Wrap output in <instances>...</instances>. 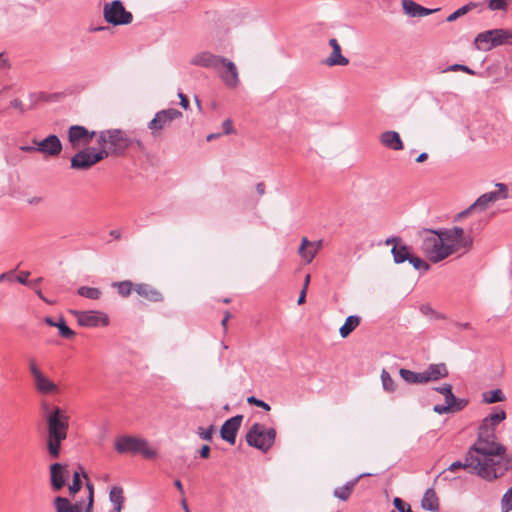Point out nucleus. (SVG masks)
<instances>
[{
	"mask_svg": "<svg viewBox=\"0 0 512 512\" xmlns=\"http://www.w3.org/2000/svg\"><path fill=\"white\" fill-rule=\"evenodd\" d=\"M507 415L503 409L496 408L488 414L478 427V437L473 444L475 456L489 457V460L498 465L500 471L512 469V458L506 454V448L496 440L495 431L497 426L506 419Z\"/></svg>",
	"mask_w": 512,
	"mask_h": 512,
	"instance_id": "f257e3e1",
	"label": "nucleus"
},
{
	"mask_svg": "<svg viewBox=\"0 0 512 512\" xmlns=\"http://www.w3.org/2000/svg\"><path fill=\"white\" fill-rule=\"evenodd\" d=\"M473 239L460 227L429 231L421 240L420 251L432 263H438L460 249L471 248Z\"/></svg>",
	"mask_w": 512,
	"mask_h": 512,
	"instance_id": "f03ea898",
	"label": "nucleus"
},
{
	"mask_svg": "<svg viewBox=\"0 0 512 512\" xmlns=\"http://www.w3.org/2000/svg\"><path fill=\"white\" fill-rule=\"evenodd\" d=\"M42 408L47 422V450L52 458H58L61 443L67 438L70 417L67 412L59 406H50L44 403Z\"/></svg>",
	"mask_w": 512,
	"mask_h": 512,
	"instance_id": "7ed1b4c3",
	"label": "nucleus"
},
{
	"mask_svg": "<svg viewBox=\"0 0 512 512\" xmlns=\"http://www.w3.org/2000/svg\"><path fill=\"white\" fill-rule=\"evenodd\" d=\"M473 446L469 449L466 454L465 461L453 462L449 467L448 471L456 472L458 469H469L471 473H474L481 478L492 481L503 476L506 471H500L498 465L495 462L489 460L486 455L484 457L475 456L473 453Z\"/></svg>",
	"mask_w": 512,
	"mask_h": 512,
	"instance_id": "20e7f679",
	"label": "nucleus"
},
{
	"mask_svg": "<svg viewBox=\"0 0 512 512\" xmlns=\"http://www.w3.org/2000/svg\"><path fill=\"white\" fill-rule=\"evenodd\" d=\"M97 142L101 147L100 151H106L107 157L109 155L123 154L133 144L140 149L143 148V143L140 140H133L125 131L120 129H109L99 132Z\"/></svg>",
	"mask_w": 512,
	"mask_h": 512,
	"instance_id": "39448f33",
	"label": "nucleus"
},
{
	"mask_svg": "<svg viewBox=\"0 0 512 512\" xmlns=\"http://www.w3.org/2000/svg\"><path fill=\"white\" fill-rule=\"evenodd\" d=\"M114 445L118 453L140 454L146 459H155L158 456L157 449L141 437L121 436L115 440Z\"/></svg>",
	"mask_w": 512,
	"mask_h": 512,
	"instance_id": "423d86ee",
	"label": "nucleus"
},
{
	"mask_svg": "<svg viewBox=\"0 0 512 512\" xmlns=\"http://www.w3.org/2000/svg\"><path fill=\"white\" fill-rule=\"evenodd\" d=\"M275 438L276 430L260 423H254L246 434L247 443L263 452H267L273 446Z\"/></svg>",
	"mask_w": 512,
	"mask_h": 512,
	"instance_id": "0eeeda50",
	"label": "nucleus"
},
{
	"mask_svg": "<svg viewBox=\"0 0 512 512\" xmlns=\"http://www.w3.org/2000/svg\"><path fill=\"white\" fill-rule=\"evenodd\" d=\"M29 371L35 391L43 396H55L61 391L58 383L50 379L38 366L35 359L29 360Z\"/></svg>",
	"mask_w": 512,
	"mask_h": 512,
	"instance_id": "6e6552de",
	"label": "nucleus"
},
{
	"mask_svg": "<svg viewBox=\"0 0 512 512\" xmlns=\"http://www.w3.org/2000/svg\"><path fill=\"white\" fill-rule=\"evenodd\" d=\"M182 112L174 108H168L158 111L151 121L148 123V128L153 137H159L163 131L170 127L173 121L180 119Z\"/></svg>",
	"mask_w": 512,
	"mask_h": 512,
	"instance_id": "1a4fd4ad",
	"label": "nucleus"
},
{
	"mask_svg": "<svg viewBox=\"0 0 512 512\" xmlns=\"http://www.w3.org/2000/svg\"><path fill=\"white\" fill-rule=\"evenodd\" d=\"M103 17L107 23L113 25H127L133 20L132 13L127 11L119 0L104 5Z\"/></svg>",
	"mask_w": 512,
	"mask_h": 512,
	"instance_id": "9d476101",
	"label": "nucleus"
},
{
	"mask_svg": "<svg viewBox=\"0 0 512 512\" xmlns=\"http://www.w3.org/2000/svg\"><path fill=\"white\" fill-rule=\"evenodd\" d=\"M70 313L75 317L77 323L83 327H89V328L107 327L110 324L109 316L103 311L71 310Z\"/></svg>",
	"mask_w": 512,
	"mask_h": 512,
	"instance_id": "9b49d317",
	"label": "nucleus"
},
{
	"mask_svg": "<svg viewBox=\"0 0 512 512\" xmlns=\"http://www.w3.org/2000/svg\"><path fill=\"white\" fill-rule=\"evenodd\" d=\"M105 158H107L106 151H95L92 148L83 149L71 158V168L87 170Z\"/></svg>",
	"mask_w": 512,
	"mask_h": 512,
	"instance_id": "f8f14e48",
	"label": "nucleus"
},
{
	"mask_svg": "<svg viewBox=\"0 0 512 512\" xmlns=\"http://www.w3.org/2000/svg\"><path fill=\"white\" fill-rule=\"evenodd\" d=\"M497 186L500 188V191H503V194L501 195L499 191H491L488 193H485L481 195L472 205H470L466 210L460 212L457 215V219H462L466 217L468 214H470L473 211H484L486 210L491 204L496 202L499 198L505 199L507 198V189L504 184H497Z\"/></svg>",
	"mask_w": 512,
	"mask_h": 512,
	"instance_id": "ddd939ff",
	"label": "nucleus"
},
{
	"mask_svg": "<svg viewBox=\"0 0 512 512\" xmlns=\"http://www.w3.org/2000/svg\"><path fill=\"white\" fill-rule=\"evenodd\" d=\"M98 134L95 131H89L84 126L73 125L68 130V142L73 149L87 146Z\"/></svg>",
	"mask_w": 512,
	"mask_h": 512,
	"instance_id": "4468645a",
	"label": "nucleus"
},
{
	"mask_svg": "<svg viewBox=\"0 0 512 512\" xmlns=\"http://www.w3.org/2000/svg\"><path fill=\"white\" fill-rule=\"evenodd\" d=\"M216 70L219 77L228 88H236L239 85V72L233 61L222 57L220 67Z\"/></svg>",
	"mask_w": 512,
	"mask_h": 512,
	"instance_id": "2eb2a0df",
	"label": "nucleus"
},
{
	"mask_svg": "<svg viewBox=\"0 0 512 512\" xmlns=\"http://www.w3.org/2000/svg\"><path fill=\"white\" fill-rule=\"evenodd\" d=\"M33 143L37 145V152L46 156L55 157L62 151V143L56 135H49L41 141L33 140Z\"/></svg>",
	"mask_w": 512,
	"mask_h": 512,
	"instance_id": "dca6fc26",
	"label": "nucleus"
},
{
	"mask_svg": "<svg viewBox=\"0 0 512 512\" xmlns=\"http://www.w3.org/2000/svg\"><path fill=\"white\" fill-rule=\"evenodd\" d=\"M243 420L242 415H236L226 420L220 429V436L223 440L228 442L230 445H234L236 442V435L240 429Z\"/></svg>",
	"mask_w": 512,
	"mask_h": 512,
	"instance_id": "f3484780",
	"label": "nucleus"
},
{
	"mask_svg": "<svg viewBox=\"0 0 512 512\" xmlns=\"http://www.w3.org/2000/svg\"><path fill=\"white\" fill-rule=\"evenodd\" d=\"M329 46L332 51L323 61V64L328 67L347 66L349 64V59L342 54V48L337 39L331 38L329 40Z\"/></svg>",
	"mask_w": 512,
	"mask_h": 512,
	"instance_id": "a211bd4d",
	"label": "nucleus"
},
{
	"mask_svg": "<svg viewBox=\"0 0 512 512\" xmlns=\"http://www.w3.org/2000/svg\"><path fill=\"white\" fill-rule=\"evenodd\" d=\"M222 61V56L215 55L209 51H202L195 54L191 59V64L203 68L218 69Z\"/></svg>",
	"mask_w": 512,
	"mask_h": 512,
	"instance_id": "6ab92c4d",
	"label": "nucleus"
},
{
	"mask_svg": "<svg viewBox=\"0 0 512 512\" xmlns=\"http://www.w3.org/2000/svg\"><path fill=\"white\" fill-rule=\"evenodd\" d=\"M322 247V241H309L306 237L302 238L301 245L298 249V254L309 264L313 261L317 253Z\"/></svg>",
	"mask_w": 512,
	"mask_h": 512,
	"instance_id": "aec40b11",
	"label": "nucleus"
},
{
	"mask_svg": "<svg viewBox=\"0 0 512 512\" xmlns=\"http://www.w3.org/2000/svg\"><path fill=\"white\" fill-rule=\"evenodd\" d=\"M134 292L151 302H161L164 299L163 294L158 289L147 283L135 284Z\"/></svg>",
	"mask_w": 512,
	"mask_h": 512,
	"instance_id": "412c9836",
	"label": "nucleus"
},
{
	"mask_svg": "<svg viewBox=\"0 0 512 512\" xmlns=\"http://www.w3.org/2000/svg\"><path fill=\"white\" fill-rule=\"evenodd\" d=\"M422 372L423 383L436 381L448 376V369L445 364H431Z\"/></svg>",
	"mask_w": 512,
	"mask_h": 512,
	"instance_id": "4be33fe9",
	"label": "nucleus"
},
{
	"mask_svg": "<svg viewBox=\"0 0 512 512\" xmlns=\"http://www.w3.org/2000/svg\"><path fill=\"white\" fill-rule=\"evenodd\" d=\"M380 143L391 150L400 151L404 148L403 141L396 131H385L379 136Z\"/></svg>",
	"mask_w": 512,
	"mask_h": 512,
	"instance_id": "5701e85b",
	"label": "nucleus"
},
{
	"mask_svg": "<svg viewBox=\"0 0 512 512\" xmlns=\"http://www.w3.org/2000/svg\"><path fill=\"white\" fill-rule=\"evenodd\" d=\"M51 485L54 490L58 491L65 485L66 480V466L60 463H54L50 466Z\"/></svg>",
	"mask_w": 512,
	"mask_h": 512,
	"instance_id": "b1692460",
	"label": "nucleus"
},
{
	"mask_svg": "<svg viewBox=\"0 0 512 512\" xmlns=\"http://www.w3.org/2000/svg\"><path fill=\"white\" fill-rule=\"evenodd\" d=\"M109 501L113 505V509L110 512H121L124 503H125V497H124V491L122 487L120 486H113L109 492Z\"/></svg>",
	"mask_w": 512,
	"mask_h": 512,
	"instance_id": "393cba45",
	"label": "nucleus"
},
{
	"mask_svg": "<svg viewBox=\"0 0 512 512\" xmlns=\"http://www.w3.org/2000/svg\"><path fill=\"white\" fill-rule=\"evenodd\" d=\"M493 32L488 30L477 35L475 45L478 50L489 51L496 45L493 44Z\"/></svg>",
	"mask_w": 512,
	"mask_h": 512,
	"instance_id": "a878e982",
	"label": "nucleus"
},
{
	"mask_svg": "<svg viewBox=\"0 0 512 512\" xmlns=\"http://www.w3.org/2000/svg\"><path fill=\"white\" fill-rule=\"evenodd\" d=\"M54 507L56 512H82L80 504H72L67 498L61 496L54 499Z\"/></svg>",
	"mask_w": 512,
	"mask_h": 512,
	"instance_id": "bb28decb",
	"label": "nucleus"
},
{
	"mask_svg": "<svg viewBox=\"0 0 512 512\" xmlns=\"http://www.w3.org/2000/svg\"><path fill=\"white\" fill-rule=\"evenodd\" d=\"M493 32V44L496 46L500 45H511L512 44V30L510 29H492Z\"/></svg>",
	"mask_w": 512,
	"mask_h": 512,
	"instance_id": "cd10ccee",
	"label": "nucleus"
},
{
	"mask_svg": "<svg viewBox=\"0 0 512 512\" xmlns=\"http://www.w3.org/2000/svg\"><path fill=\"white\" fill-rule=\"evenodd\" d=\"M421 505L423 507V509L425 510H429V511H437L438 508H439V503H438V497L436 495V492L434 491V489H427L424 496H423V499L421 501Z\"/></svg>",
	"mask_w": 512,
	"mask_h": 512,
	"instance_id": "c85d7f7f",
	"label": "nucleus"
},
{
	"mask_svg": "<svg viewBox=\"0 0 512 512\" xmlns=\"http://www.w3.org/2000/svg\"><path fill=\"white\" fill-rule=\"evenodd\" d=\"M467 403L468 402L466 400H455V403L445 400L444 405H435L434 411L438 414L460 411L467 405Z\"/></svg>",
	"mask_w": 512,
	"mask_h": 512,
	"instance_id": "c756f323",
	"label": "nucleus"
},
{
	"mask_svg": "<svg viewBox=\"0 0 512 512\" xmlns=\"http://www.w3.org/2000/svg\"><path fill=\"white\" fill-rule=\"evenodd\" d=\"M360 324V317L351 315L346 318L344 324L339 329L342 338H347Z\"/></svg>",
	"mask_w": 512,
	"mask_h": 512,
	"instance_id": "7c9ffc66",
	"label": "nucleus"
},
{
	"mask_svg": "<svg viewBox=\"0 0 512 512\" xmlns=\"http://www.w3.org/2000/svg\"><path fill=\"white\" fill-rule=\"evenodd\" d=\"M505 400L506 396L501 389L486 391L482 394V402L485 404H493L503 402Z\"/></svg>",
	"mask_w": 512,
	"mask_h": 512,
	"instance_id": "2f4dec72",
	"label": "nucleus"
},
{
	"mask_svg": "<svg viewBox=\"0 0 512 512\" xmlns=\"http://www.w3.org/2000/svg\"><path fill=\"white\" fill-rule=\"evenodd\" d=\"M395 263H402L406 260H409L411 254L409 249L405 245H394L391 250Z\"/></svg>",
	"mask_w": 512,
	"mask_h": 512,
	"instance_id": "473e14b6",
	"label": "nucleus"
},
{
	"mask_svg": "<svg viewBox=\"0 0 512 512\" xmlns=\"http://www.w3.org/2000/svg\"><path fill=\"white\" fill-rule=\"evenodd\" d=\"M77 294L90 300H98L102 296V291L96 287L81 286L77 289Z\"/></svg>",
	"mask_w": 512,
	"mask_h": 512,
	"instance_id": "72a5a7b5",
	"label": "nucleus"
},
{
	"mask_svg": "<svg viewBox=\"0 0 512 512\" xmlns=\"http://www.w3.org/2000/svg\"><path fill=\"white\" fill-rule=\"evenodd\" d=\"M112 287H115L117 288V291L118 293L122 296V297H128L130 296V294L132 293V291H134V288H135V284L132 283L131 281L129 280H125V281H120V282H114L112 283Z\"/></svg>",
	"mask_w": 512,
	"mask_h": 512,
	"instance_id": "f704fd0d",
	"label": "nucleus"
},
{
	"mask_svg": "<svg viewBox=\"0 0 512 512\" xmlns=\"http://www.w3.org/2000/svg\"><path fill=\"white\" fill-rule=\"evenodd\" d=\"M354 486H355V481L349 482L342 487H338L334 490V496L339 498L342 501H346L350 497V495L354 489Z\"/></svg>",
	"mask_w": 512,
	"mask_h": 512,
	"instance_id": "c9c22d12",
	"label": "nucleus"
},
{
	"mask_svg": "<svg viewBox=\"0 0 512 512\" xmlns=\"http://www.w3.org/2000/svg\"><path fill=\"white\" fill-rule=\"evenodd\" d=\"M400 376L408 383H423L422 372H414L408 369H400Z\"/></svg>",
	"mask_w": 512,
	"mask_h": 512,
	"instance_id": "e433bc0d",
	"label": "nucleus"
},
{
	"mask_svg": "<svg viewBox=\"0 0 512 512\" xmlns=\"http://www.w3.org/2000/svg\"><path fill=\"white\" fill-rule=\"evenodd\" d=\"M475 7H477V4L476 3H473V2H470L464 6H462L461 8L457 9L455 12H453L452 14H450L448 17H447V21L448 22H453L455 21L456 19H458L459 17L461 16H464L465 14H467L469 11H471L472 9H474Z\"/></svg>",
	"mask_w": 512,
	"mask_h": 512,
	"instance_id": "4c0bfd02",
	"label": "nucleus"
},
{
	"mask_svg": "<svg viewBox=\"0 0 512 512\" xmlns=\"http://www.w3.org/2000/svg\"><path fill=\"white\" fill-rule=\"evenodd\" d=\"M402 8L404 10V13L411 16L416 17L418 16L420 5L412 0H402Z\"/></svg>",
	"mask_w": 512,
	"mask_h": 512,
	"instance_id": "58836bf2",
	"label": "nucleus"
},
{
	"mask_svg": "<svg viewBox=\"0 0 512 512\" xmlns=\"http://www.w3.org/2000/svg\"><path fill=\"white\" fill-rule=\"evenodd\" d=\"M512 0H489L488 8L491 11H507Z\"/></svg>",
	"mask_w": 512,
	"mask_h": 512,
	"instance_id": "ea45409f",
	"label": "nucleus"
},
{
	"mask_svg": "<svg viewBox=\"0 0 512 512\" xmlns=\"http://www.w3.org/2000/svg\"><path fill=\"white\" fill-rule=\"evenodd\" d=\"M57 328L61 337L66 339H72L75 336V332L71 330L63 318L58 321Z\"/></svg>",
	"mask_w": 512,
	"mask_h": 512,
	"instance_id": "a19ab883",
	"label": "nucleus"
},
{
	"mask_svg": "<svg viewBox=\"0 0 512 512\" xmlns=\"http://www.w3.org/2000/svg\"><path fill=\"white\" fill-rule=\"evenodd\" d=\"M381 381L383 388L388 392L395 391V382L386 370L381 372Z\"/></svg>",
	"mask_w": 512,
	"mask_h": 512,
	"instance_id": "79ce46f5",
	"label": "nucleus"
},
{
	"mask_svg": "<svg viewBox=\"0 0 512 512\" xmlns=\"http://www.w3.org/2000/svg\"><path fill=\"white\" fill-rule=\"evenodd\" d=\"M439 393L444 395L445 400L455 403V400H458L454 394L452 393V386L450 384H445L439 388L436 389Z\"/></svg>",
	"mask_w": 512,
	"mask_h": 512,
	"instance_id": "37998d69",
	"label": "nucleus"
},
{
	"mask_svg": "<svg viewBox=\"0 0 512 512\" xmlns=\"http://www.w3.org/2000/svg\"><path fill=\"white\" fill-rule=\"evenodd\" d=\"M501 509L502 512H509L512 510V487L503 495Z\"/></svg>",
	"mask_w": 512,
	"mask_h": 512,
	"instance_id": "c03bdc74",
	"label": "nucleus"
},
{
	"mask_svg": "<svg viewBox=\"0 0 512 512\" xmlns=\"http://www.w3.org/2000/svg\"><path fill=\"white\" fill-rule=\"evenodd\" d=\"M408 261L417 270L423 269L424 271H428L430 269V265L419 257L411 255Z\"/></svg>",
	"mask_w": 512,
	"mask_h": 512,
	"instance_id": "a18cd8bd",
	"label": "nucleus"
},
{
	"mask_svg": "<svg viewBox=\"0 0 512 512\" xmlns=\"http://www.w3.org/2000/svg\"><path fill=\"white\" fill-rule=\"evenodd\" d=\"M80 488H81L80 474H79V472L76 471L73 474V482L69 486V492L71 495H74L80 490Z\"/></svg>",
	"mask_w": 512,
	"mask_h": 512,
	"instance_id": "49530a36",
	"label": "nucleus"
},
{
	"mask_svg": "<svg viewBox=\"0 0 512 512\" xmlns=\"http://www.w3.org/2000/svg\"><path fill=\"white\" fill-rule=\"evenodd\" d=\"M393 504L399 512H412L410 505L399 497L394 498Z\"/></svg>",
	"mask_w": 512,
	"mask_h": 512,
	"instance_id": "de8ad7c7",
	"label": "nucleus"
},
{
	"mask_svg": "<svg viewBox=\"0 0 512 512\" xmlns=\"http://www.w3.org/2000/svg\"><path fill=\"white\" fill-rule=\"evenodd\" d=\"M213 431H214V427L213 426H210L207 429H205L203 427H199L198 430H197V434L202 439H204L206 441H211L212 440Z\"/></svg>",
	"mask_w": 512,
	"mask_h": 512,
	"instance_id": "09e8293b",
	"label": "nucleus"
},
{
	"mask_svg": "<svg viewBox=\"0 0 512 512\" xmlns=\"http://www.w3.org/2000/svg\"><path fill=\"white\" fill-rule=\"evenodd\" d=\"M222 128H223V134H225V135H230V134L236 133V130L234 129L233 122L231 119L224 120L222 123Z\"/></svg>",
	"mask_w": 512,
	"mask_h": 512,
	"instance_id": "8fccbe9b",
	"label": "nucleus"
},
{
	"mask_svg": "<svg viewBox=\"0 0 512 512\" xmlns=\"http://www.w3.org/2000/svg\"><path fill=\"white\" fill-rule=\"evenodd\" d=\"M87 488H88V491H89V497H88V504H87L85 512H93V504H94L93 485L88 483L87 484Z\"/></svg>",
	"mask_w": 512,
	"mask_h": 512,
	"instance_id": "3c124183",
	"label": "nucleus"
},
{
	"mask_svg": "<svg viewBox=\"0 0 512 512\" xmlns=\"http://www.w3.org/2000/svg\"><path fill=\"white\" fill-rule=\"evenodd\" d=\"M247 402L249 404H254V405H256V406H258L260 408H263L266 411H269L271 409L270 406L267 403H265L262 400H259V399L255 398L254 396L249 397L247 399Z\"/></svg>",
	"mask_w": 512,
	"mask_h": 512,
	"instance_id": "603ef678",
	"label": "nucleus"
},
{
	"mask_svg": "<svg viewBox=\"0 0 512 512\" xmlns=\"http://www.w3.org/2000/svg\"><path fill=\"white\" fill-rule=\"evenodd\" d=\"M446 71H463L467 74L474 75L473 70H471L469 67L461 65V64L451 65Z\"/></svg>",
	"mask_w": 512,
	"mask_h": 512,
	"instance_id": "864d4df0",
	"label": "nucleus"
},
{
	"mask_svg": "<svg viewBox=\"0 0 512 512\" xmlns=\"http://www.w3.org/2000/svg\"><path fill=\"white\" fill-rule=\"evenodd\" d=\"M30 276V272L29 271H21L17 276H16V280L23 284V285H32L31 282H29L28 280V277Z\"/></svg>",
	"mask_w": 512,
	"mask_h": 512,
	"instance_id": "5fc2aeb1",
	"label": "nucleus"
},
{
	"mask_svg": "<svg viewBox=\"0 0 512 512\" xmlns=\"http://www.w3.org/2000/svg\"><path fill=\"white\" fill-rule=\"evenodd\" d=\"M10 107L18 110L21 113H24L26 111V108H25L22 100H20L19 98H15V99L11 100Z\"/></svg>",
	"mask_w": 512,
	"mask_h": 512,
	"instance_id": "6e6d98bb",
	"label": "nucleus"
},
{
	"mask_svg": "<svg viewBox=\"0 0 512 512\" xmlns=\"http://www.w3.org/2000/svg\"><path fill=\"white\" fill-rule=\"evenodd\" d=\"M178 97L180 98V106L183 109L188 110L190 105H189V100H188L187 96L185 94H183L182 92H179Z\"/></svg>",
	"mask_w": 512,
	"mask_h": 512,
	"instance_id": "4d7b16f0",
	"label": "nucleus"
},
{
	"mask_svg": "<svg viewBox=\"0 0 512 512\" xmlns=\"http://www.w3.org/2000/svg\"><path fill=\"white\" fill-rule=\"evenodd\" d=\"M199 455L203 459L209 458L210 455V447L208 445L202 446V448L199 450Z\"/></svg>",
	"mask_w": 512,
	"mask_h": 512,
	"instance_id": "13d9d810",
	"label": "nucleus"
},
{
	"mask_svg": "<svg viewBox=\"0 0 512 512\" xmlns=\"http://www.w3.org/2000/svg\"><path fill=\"white\" fill-rule=\"evenodd\" d=\"M255 189L259 196H263L266 193V186L263 182L257 183Z\"/></svg>",
	"mask_w": 512,
	"mask_h": 512,
	"instance_id": "bf43d9fd",
	"label": "nucleus"
},
{
	"mask_svg": "<svg viewBox=\"0 0 512 512\" xmlns=\"http://www.w3.org/2000/svg\"><path fill=\"white\" fill-rule=\"evenodd\" d=\"M434 11L435 10L427 9L420 5L418 16L419 17L428 16V15L432 14Z\"/></svg>",
	"mask_w": 512,
	"mask_h": 512,
	"instance_id": "052dcab7",
	"label": "nucleus"
},
{
	"mask_svg": "<svg viewBox=\"0 0 512 512\" xmlns=\"http://www.w3.org/2000/svg\"><path fill=\"white\" fill-rule=\"evenodd\" d=\"M42 202V198L39 196H34L28 199V203L30 205H39Z\"/></svg>",
	"mask_w": 512,
	"mask_h": 512,
	"instance_id": "680f3d73",
	"label": "nucleus"
},
{
	"mask_svg": "<svg viewBox=\"0 0 512 512\" xmlns=\"http://www.w3.org/2000/svg\"><path fill=\"white\" fill-rule=\"evenodd\" d=\"M306 293H307V290H305V289H302V290H301L300 295H299V298H298V301H297V303H298L299 305H301V304H304V303H305V301H306Z\"/></svg>",
	"mask_w": 512,
	"mask_h": 512,
	"instance_id": "e2e57ef3",
	"label": "nucleus"
},
{
	"mask_svg": "<svg viewBox=\"0 0 512 512\" xmlns=\"http://www.w3.org/2000/svg\"><path fill=\"white\" fill-rule=\"evenodd\" d=\"M20 149L24 152H37V145L35 146H21Z\"/></svg>",
	"mask_w": 512,
	"mask_h": 512,
	"instance_id": "0e129e2a",
	"label": "nucleus"
},
{
	"mask_svg": "<svg viewBox=\"0 0 512 512\" xmlns=\"http://www.w3.org/2000/svg\"><path fill=\"white\" fill-rule=\"evenodd\" d=\"M231 317L230 313L228 311L225 312L224 314V318L221 322V325L223 326V328L226 330L227 329V323H228V320L229 318Z\"/></svg>",
	"mask_w": 512,
	"mask_h": 512,
	"instance_id": "69168bd1",
	"label": "nucleus"
},
{
	"mask_svg": "<svg viewBox=\"0 0 512 512\" xmlns=\"http://www.w3.org/2000/svg\"><path fill=\"white\" fill-rule=\"evenodd\" d=\"M44 322L52 327H57L58 322L54 321L51 317H45Z\"/></svg>",
	"mask_w": 512,
	"mask_h": 512,
	"instance_id": "338daca9",
	"label": "nucleus"
},
{
	"mask_svg": "<svg viewBox=\"0 0 512 512\" xmlns=\"http://www.w3.org/2000/svg\"><path fill=\"white\" fill-rule=\"evenodd\" d=\"M428 158V154L427 153H421L417 158H416V162L417 163H423L424 161H426Z\"/></svg>",
	"mask_w": 512,
	"mask_h": 512,
	"instance_id": "774afa93",
	"label": "nucleus"
}]
</instances>
